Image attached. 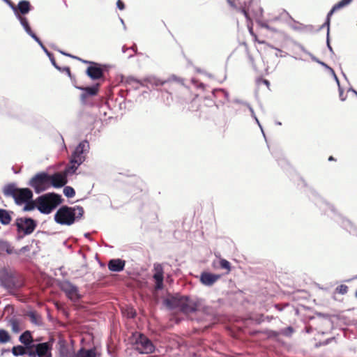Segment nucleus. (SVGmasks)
I'll list each match as a JSON object with an SVG mask.
<instances>
[{
    "instance_id": "1",
    "label": "nucleus",
    "mask_w": 357,
    "mask_h": 357,
    "mask_svg": "<svg viewBox=\"0 0 357 357\" xmlns=\"http://www.w3.org/2000/svg\"><path fill=\"white\" fill-rule=\"evenodd\" d=\"M84 213V211L82 206L69 207L63 206L55 213L54 220L60 225H71L75 221L80 220Z\"/></svg>"
},
{
    "instance_id": "2",
    "label": "nucleus",
    "mask_w": 357,
    "mask_h": 357,
    "mask_svg": "<svg viewBox=\"0 0 357 357\" xmlns=\"http://www.w3.org/2000/svg\"><path fill=\"white\" fill-rule=\"evenodd\" d=\"M169 309L178 308L184 314H190L197 310L199 303L188 296H172L164 301Z\"/></svg>"
},
{
    "instance_id": "3",
    "label": "nucleus",
    "mask_w": 357,
    "mask_h": 357,
    "mask_svg": "<svg viewBox=\"0 0 357 357\" xmlns=\"http://www.w3.org/2000/svg\"><path fill=\"white\" fill-rule=\"evenodd\" d=\"M13 6L14 8H12L13 10L16 17L20 22L22 26L25 29L26 32L31 36L33 39H35L38 43L41 44L40 39L37 37V36L32 31L28 20L24 15L29 13V12L31 10V5L30 2L27 0H22L20 1L17 6H15L13 3Z\"/></svg>"
},
{
    "instance_id": "4",
    "label": "nucleus",
    "mask_w": 357,
    "mask_h": 357,
    "mask_svg": "<svg viewBox=\"0 0 357 357\" xmlns=\"http://www.w3.org/2000/svg\"><path fill=\"white\" fill-rule=\"evenodd\" d=\"M36 203V208L40 213L49 214L61 203V197L59 195L50 192L38 197Z\"/></svg>"
},
{
    "instance_id": "5",
    "label": "nucleus",
    "mask_w": 357,
    "mask_h": 357,
    "mask_svg": "<svg viewBox=\"0 0 357 357\" xmlns=\"http://www.w3.org/2000/svg\"><path fill=\"white\" fill-rule=\"evenodd\" d=\"M3 192L5 196L13 197L17 205L24 204L33 197V193L30 189L18 188L14 183L6 185Z\"/></svg>"
},
{
    "instance_id": "6",
    "label": "nucleus",
    "mask_w": 357,
    "mask_h": 357,
    "mask_svg": "<svg viewBox=\"0 0 357 357\" xmlns=\"http://www.w3.org/2000/svg\"><path fill=\"white\" fill-rule=\"evenodd\" d=\"M29 185L33 188L36 193H40L50 188L49 174L42 172L33 176Z\"/></svg>"
},
{
    "instance_id": "7",
    "label": "nucleus",
    "mask_w": 357,
    "mask_h": 357,
    "mask_svg": "<svg viewBox=\"0 0 357 357\" xmlns=\"http://www.w3.org/2000/svg\"><path fill=\"white\" fill-rule=\"evenodd\" d=\"M63 54L66 55V56H68L70 57H72L73 59H78L79 61H82L83 63H91V66H89L87 68H86V74L93 80H97V79H101L104 76V71H103V69L100 67V66L97 63H94V62H91V61H85V60H82L77 56H72L69 54H65V53H63Z\"/></svg>"
},
{
    "instance_id": "8",
    "label": "nucleus",
    "mask_w": 357,
    "mask_h": 357,
    "mask_svg": "<svg viewBox=\"0 0 357 357\" xmlns=\"http://www.w3.org/2000/svg\"><path fill=\"white\" fill-rule=\"evenodd\" d=\"M60 289L71 301L77 302L82 298L78 287L69 281L62 282Z\"/></svg>"
},
{
    "instance_id": "9",
    "label": "nucleus",
    "mask_w": 357,
    "mask_h": 357,
    "mask_svg": "<svg viewBox=\"0 0 357 357\" xmlns=\"http://www.w3.org/2000/svg\"><path fill=\"white\" fill-rule=\"evenodd\" d=\"M15 224L17 230L23 231L25 235H29L33 232L37 226L36 221L30 218H17Z\"/></svg>"
},
{
    "instance_id": "10",
    "label": "nucleus",
    "mask_w": 357,
    "mask_h": 357,
    "mask_svg": "<svg viewBox=\"0 0 357 357\" xmlns=\"http://www.w3.org/2000/svg\"><path fill=\"white\" fill-rule=\"evenodd\" d=\"M136 349L142 354H151L155 347L152 342L144 335L139 334L135 342Z\"/></svg>"
},
{
    "instance_id": "11",
    "label": "nucleus",
    "mask_w": 357,
    "mask_h": 357,
    "mask_svg": "<svg viewBox=\"0 0 357 357\" xmlns=\"http://www.w3.org/2000/svg\"><path fill=\"white\" fill-rule=\"evenodd\" d=\"M154 84L156 86L161 85L165 86V90L167 91L169 93L172 94V91H169V90L174 91L177 89L178 91H180L181 93H188L189 90L184 87L183 85L178 84V83L175 82H172L170 80H165V81H161V80H156Z\"/></svg>"
},
{
    "instance_id": "12",
    "label": "nucleus",
    "mask_w": 357,
    "mask_h": 357,
    "mask_svg": "<svg viewBox=\"0 0 357 357\" xmlns=\"http://www.w3.org/2000/svg\"><path fill=\"white\" fill-rule=\"evenodd\" d=\"M100 86V84L98 83L92 86H77V89L83 91V93L80 95V100L82 102L85 104L86 99L89 97L96 96L98 93Z\"/></svg>"
},
{
    "instance_id": "13",
    "label": "nucleus",
    "mask_w": 357,
    "mask_h": 357,
    "mask_svg": "<svg viewBox=\"0 0 357 357\" xmlns=\"http://www.w3.org/2000/svg\"><path fill=\"white\" fill-rule=\"evenodd\" d=\"M154 274L153 278L155 281V289L160 290L163 288L164 271L160 264H155L153 267Z\"/></svg>"
},
{
    "instance_id": "14",
    "label": "nucleus",
    "mask_w": 357,
    "mask_h": 357,
    "mask_svg": "<svg viewBox=\"0 0 357 357\" xmlns=\"http://www.w3.org/2000/svg\"><path fill=\"white\" fill-rule=\"evenodd\" d=\"M50 187L61 188L64 186L67 183L66 174L61 173H55L53 175H49Z\"/></svg>"
},
{
    "instance_id": "15",
    "label": "nucleus",
    "mask_w": 357,
    "mask_h": 357,
    "mask_svg": "<svg viewBox=\"0 0 357 357\" xmlns=\"http://www.w3.org/2000/svg\"><path fill=\"white\" fill-rule=\"evenodd\" d=\"M36 352L38 357H52V347L50 342L36 344Z\"/></svg>"
},
{
    "instance_id": "16",
    "label": "nucleus",
    "mask_w": 357,
    "mask_h": 357,
    "mask_svg": "<svg viewBox=\"0 0 357 357\" xmlns=\"http://www.w3.org/2000/svg\"><path fill=\"white\" fill-rule=\"evenodd\" d=\"M59 357H96L95 349L81 348L74 355L70 353H61Z\"/></svg>"
},
{
    "instance_id": "17",
    "label": "nucleus",
    "mask_w": 357,
    "mask_h": 357,
    "mask_svg": "<svg viewBox=\"0 0 357 357\" xmlns=\"http://www.w3.org/2000/svg\"><path fill=\"white\" fill-rule=\"evenodd\" d=\"M221 275L208 272H203L200 275V282L206 286H212L215 283Z\"/></svg>"
},
{
    "instance_id": "18",
    "label": "nucleus",
    "mask_w": 357,
    "mask_h": 357,
    "mask_svg": "<svg viewBox=\"0 0 357 357\" xmlns=\"http://www.w3.org/2000/svg\"><path fill=\"white\" fill-rule=\"evenodd\" d=\"M126 261L121 259H111L108 262V268L111 271L120 272L124 269Z\"/></svg>"
},
{
    "instance_id": "19",
    "label": "nucleus",
    "mask_w": 357,
    "mask_h": 357,
    "mask_svg": "<svg viewBox=\"0 0 357 357\" xmlns=\"http://www.w3.org/2000/svg\"><path fill=\"white\" fill-rule=\"evenodd\" d=\"M352 0H341L340 1H339L338 3H337L336 4H335L332 9L330 10V12L328 13V15H327V19H326V24L328 26V30L329 29V24H330V21H331V15L333 14V13L346 6H347L348 4H349L351 3Z\"/></svg>"
},
{
    "instance_id": "20",
    "label": "nucleus",
    "mask_w": 357,
    "mask_h": 357,
    "mask_svg": "<svg viewBox=\"0 0 357 357\" xmlns=\"http://www.w3.org/2000/svg\"><path fill=\"white\" fill-rule=\"evenodd\" d=\"M2 286L8 289L10 292L17 288L15 280L13 278L7 277L1 280Z\"/></svg>"
},
{
    "instance_id": "21",
    "label": "nucleus",
    "mask_w": 357,
    "mask_h": 357,
    "mask_svg": "<svg viewBox=\"0 0 357 357\" xmlns=\"http://www.w3.org/2000/svg\"><path fill=\"white\" fill-rule=\"evenodd\" d=\"M4 252L12 255L14 252V248L8 241L0 240V255Z\"/></svg>"
},
{
    "instance_id": "22",
    "label": "nucleus",
    "mask_w": 357,
    "mask_h": 357,
    "mask_svg": "<svg viewBox=\"0 0 357 357\" xmlns=\"http://www.w3.org/2000/svg\"><path fill=\"white\" fill-rule=\"evenodd\" d=\"M12 217L10 212L6 209L0 208V222L2 225H8L10 223Z\"/></svg>"
},
{
    "instance_id": "23",
    "label": "nucleus",
    "mask_w": 357,
    "mask_h": 357,
    "mask_svg": "<svg viewBox=\"0 0 357 357\" xmlns=\"http://www.w3.org/2000/svg\"><path fill=\"white\" fill-rule=\"evenodd\" d=\"M20 341L26 347L33 344V337L31 333L29 331L23 333L20 337Z\"/></svg>"
},
{
    "instance_id": "24",
    "label": "nucleus",
    "mask_w": 357,
    "mask_h": 357,
    "mask_svg": "<svg viewBox=\"0 0 357 357\" xmlns=\"http://www.w3.org/2000/svg\"><path fill=\"white\" fill-rule=\"evenodd\" d=\"M89 142L85 140V141H83L82 142H80L77 146L76 147L75 150L74 152L78 153V154H82V155H84V152L86 151L87 149H89Z\"/></svg>"
},
{
    "instance_id": "25",
    "label": "nucleus",
    "mask_w": 357,
    "mask_h": 357,
    "mask_svg": "<svg viewBox=\"0 0 357 357\" xmlns=\"http://www.w3.org/2000/svg\"><path fill=\"white\" fill-rule=\"evenodd\" d=\"M85 160V155H80L75 152H73L70 163H76L77 165H80Z\"/></svg>"
},
{
    "instance_id": "26",
    "label": "nucleus",
    "mask_w": 357,
    "mask_h": 357,
    "mask_svg": "<svg viewBox=\"0 0 357 357\" xmlns=\"http://www.w3.org/2000/svg\"><path fill=\"white\" fill-rule=\"evenodd\" d=\"M26 346L18 345L13 347L12 349V352L15 356H22L26 354Z\"/></svg>"
},
{
    "instance_id": "27",
    "label": "nucleus",
    "mask_w": 357,
    "mask_h": 357,
    "mask_svg": "<svg viewBox=\"0 0 357 357\" xmlns=\"http://www.w3.org/2000/svg\"><path fill=\"white\" fill-rule=\"evenodd\" d=\"M219 265L222 269L226 270V273H229L231 271V264L227 260L220 259L219 261Z\"/></svg>"
},
{
    "instance_id": "28",
    "label": "nucleus",
    "mask_w": 357,
    "mask_h": 357,
    "mask_svg": "<svg viewBox=\"0 0 357 357\" xmlns=\"http://www.w3.org/2000/svg\"><path fill=\"white\" fill-rule=\"evenodd\" d=\"M36 344H33L29 345V346L26 347V351L25 354H27L29 357H36L37 354H36Z\"/></svg>"
},
{
    "instance_id": "29",
    "label": "nucleus",
    "mask_w": 357,
    "mask_h": 357,
    "mask_svg": "<svg viewBox=\"0 0 357 357\" xmlns=\"http://www.w3.org/2000/svg\"><path fill=\"white\" fill-rule=\"evenodd\" d=\"M10 340L8 333L3 329H0V342L6 343Z\"/></svg>"
},
{
    "instance_id": "30",
    "label": "nucleus",
    "mask_w": 357,
    "mask_h": 357,
    "mask_svg": "<svg viewBox=\"0 0 357 357\" xmlns=\"http://www.w3.org/2000/svg\"><path fill=\"white\" fill-rule=\"evenodd\" d=\"M63 194L67 197H73L75 195V191L72 187L66 186L63 189Z\"/></svg>"
},
{
    "instance_id": "31",
    "label": "nucleus",
    "mask_w": 357,
    "mask_h": 357,
    "mask_svg": "<svg viewBox=\"0 0 357 357\" xmlns=\"http://www.w3.org/2000/svg\"><path fill=\"white\" fill-rule=\"evenodd\" d=\"M24 204H26L24 207V211H32L33 209L35 208V207H36V201H32L31 199L28 201L27 202H25Z\"/></svg>"
},
{
    "instance_id": "32",
    "label": "nucleus",
    "mask_w": 357,
    "mask_h": 357,
    "mask_svg": "<svg viewBox=\"0 0 357 357\" xmlns=\"http://www.w3.org/2000/svg\"><path fill=\"white\" fill-rule=\"evenodd\" d=\"M10 326L11 327V329L15 333H18L20 331L19 322L16 319H12L10 321Z\"/></svg>"
},
{
    "instance_id": "33",
    "label": "nucleus",
    "mask_w": 357,
    "mask_h": 357,
    "mask_svg": "<svg viewBox=\"0 0 357 357\" xmlns=\"http://www.w3.org/2000/svg\"><path fill=\"white\" fill-rule=\"evenodd\" d=\"M78 166L76 163H70V165L66 169V174H73L77 169Z\"/></svg>"
},
{
    "instance_id": "34",
    "label": "nucleus",
    "mask_w": 357,
    "mask_h": 357,
    "mask_svg": "<svg viewBox=\"0 0 357 357\" xmlns=\"http://www.w3.org/2000/svg\"><path fill=\"white\" fill-rule=\"evenodd\" d=\"M335 291L340 294H345L348 291V287L345 284H341L335 289Z\"/></svg>"
},
{
    "instance_id": "35",
    "label": "nucleus",
    "mask_w": 357,
    "mask_h": 357,
    "mask_svg": "<svg viewBox=\"0 0 357 357\" xmlns=\"http://www.w3.org/2000/svg\"><path fill=\"white\" fill-rule=\"evenodd\" d=\"M29 250H30L29 246L26 245V246L22 247L20 250H17V251L14 249V252L13 254H16V255H19L22 252L29 251Z\"/></svg>"
},
{
    "instance_id": "36",
    "label": "nucleus",
    "mask_w": 357,
    "mask_h": 357,
    "mask_svg": "<svg viewBox=\"0 0 357 357\" xmlns=\"http://www.w3.org/2000/svg\"><path fill=\"white\" fill-rule=\"evenodd\" d=\"M257 82L258 85H261V84H263L266 85L268 87L269 86L270 84L269 81L264 78H258Z\"/></svg>"
},
{
    "instance_id": "37",
    "label": "nucleus",
    "mask_w": 357,
    "mask_h": 357,
    "mask_svg": "<svg viewBox=\"0 0 357 357\" xmlns=\"http://www.w3.org/2000/svg\"><path fill=\"white\" fill-rule=\"evenodd\" d=\"M116 6L119 10H123L125 8V4L121 0H117Z\"/></svg>"
},
{
    "instance_id": "38",
    "label": "nucleus",
    "mask_w": 357,
    "mask_h": 357,
    "mask_svg": "<svg viewBox=\"0 0 357 357\" xmlns=\"http://www.w3.org/2000/svg\"><path fill=\"white\" fill-rule=\"evenodd\" d=\"M252 36L254 38V40H255V42H257L259 44H264L265 43V41L259 40L257 36L255 33H254V35H252Z\"/></svg>"
},
{
    "instance_id": "39",
    "label": "nucleus",
    "mask_w": 357,
    "mask_h": 357,
    "mask_svg": "<svg viewBox=\"0 0 357 357\" xmlns=\"http://www.w3.org/2000/svg\"><path fill=\"white\" fill-rule=\"evenodd\" d=\"M339 92H340V98L342 100H345V97L344 96V91L342 89L339 88Z\"/></svg>"
},
{
    "instance_id": "40",
    "label": "nucleus",
    "mask_w": 357,
    "mask_h": 357,
    "mask_svg": "<svg viewBox=\"0 0 357 357\" xmlns=\"http://www.w3.org/2000/svg\"><path fill=\"white\" fill-rule=\"evenodd\" d=\"M248 29H249V32H250V33L251 34V36H252V35H254V33H254V31H253V29H252V26H249V27H248Z\"/></svg>"
},
{
    "instance_id": "41",
    "label": "nucleus",
    "mask_w": 357,
    "mask_h": 357,
    "mask_svg": "<svg viewBox=\"0 0 357 357\" xmlns=\"http://www.w3.org/2000/svg\"><path fill=\"white\" fill-rule=\"evenodd\" d=\"M286 330L288 331L289 333L293 332V328L291 326L288 327Z\"/></svg>"
},
{
    "instance_id": "42",
    "label": "nucleus",
    "mask_w": 357,
    "mask_h": 357,
    "mask_svg": "<svg viewBox=\"0 0 357 357\" xmlns=\"http://www.w3.org/2000/svg\"><path fill=\"white\" fill-rule=\"evenodd\" d=\"M328 160H329V161H335V159L333 156H331H331L328 158Z\"/></svg>"
},
{
    "instance_id": "43",
    "label": "nucleus",
    "mask_w": 357,
    "mask_h": 357,
    "mask_svg": "<svg viewBox=\"0 0 357 357\" xmlns=\"http://www.w3.org/2000/svg\"><path fill=\"white\" fill-rule=\"evenodd\" d=\"M262 13V9L261 8H259L258 10L257 11V14H261Z\"/></svg>"
},
{
    "instance_id": "44",
    "label": "nucleus",
    "mask_w": 357,
    "mask_h": 357,
    "mask_svg": "<svg viewBox=\"0 0 357 357\" xmlns=\"http://www.w3.org/2000/svg\"><path fill=\"white\" fill-rule=\"evenodd\" d=\"M52 63H53V65H54L56 68H59V67L56 66V63H55V61H54V60H52Z\"/></svg>"
},
{
    "instance_id": "45",
    "label": "nucleus",
    "mask_w": 357,
    "mask_h": 357,
    "mask_svg": "<svg viewBox=\"0 0 357 357\" xmlns=\"http://www.w3.org/2000/svg\"><path fill=\"white\" fill-rule=\"evenodd\" d=\"M30 317H31V319H34L35 317V314L34 313H31Z\"/></svg>"
},
{
    "instance_id": "46",
    "label": "nucleus",
    "mask_w": 357,
    "mask_h": 357,
    "mask_svg": "<svg viewBox=\"0 0 357 357\" xmlns=\"http://www.w3.org/2000/svg\"><path fill=\"white\" fill-rule=\"evenodd\" d=\"M67 71L68 73V75H70V70L69 68H67Z\"/></svg>"
},
{
    "instance_id": "47",
    "label": "nucleus",
    "mask_w": 357,
    "mask_h": 357,
    "mask_svg": "<svg viewBox=\"0 0 357 357\" xmlns=\"http://www.w3.org/2000/svg\"><path fill=\"white\" fill-rule=\"evenodd\" d=\"M251 5H249L248 10H250Z\"/></svg>"
},
{
    "instance_id": "48",
    "label": "nucleus",
    "mask_w": 357,
    "mask_h": 357,
    "mask_svg": "<svg viewBox=\"0 0 357 357\" xmlns=\"http://www.w3.org/2000/svg\"><path fill=\"white\" fill-rule=\"evenodd\" d=\"M244 13H245V15L247 16V15H248L247 12L244 11Z\"/></svg>"
}]
</instances>
